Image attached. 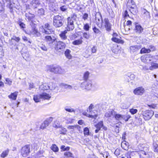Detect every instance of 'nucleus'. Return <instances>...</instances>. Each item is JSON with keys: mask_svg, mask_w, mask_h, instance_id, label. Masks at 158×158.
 Wrapping results in <instances>:
<instances>
[{"mask_svg": "<svg viewBox=\"0 0 158 158\" xmlns=\"http://www.w3.org/2000/svg\"><path fill=\"white\" fill-rule=\"evenodd\" d=\"M69 42V40H68L65 42L62 41H57L55 46V49L57 52H60L63 51L65 49L66 45Z\"/></svg>", "mask_w": 158, "mask_h": 158, "instance_id": "obj_1", "label": "nucleus"}, {"mask_svg": "<svg viewBox=\"0 0 158 158\" xmlns=\"http://www.w3.org/2000/svg\"><path fill=\"white\" fill-rule=\"evenodd\" d=\"M51 98V96L49 94L46 93H43L41 94L34 95L33 99L36 102H38L40 101L41 99L49 100Z\"/></svg>", "mask_w": 158, "mask_h": 158, "instance_id": "obj_2", "label": "nucleus"}, {"mask_svg": "<svg viewBox=\"0 0 158 158\" xmlns=\"http://www.w3.org/2000/svg\"><path fill=\"white\" fill-rule=\"evenodd\" d=\"M49 71L55 74H62L65 72L64 69L58 66H50L48 70Z\"/></svg>", "mask_w": 158, "mask_h": 158, "instance_id": "obj_3", "label": "nucleus"}, {"mask_svg": "<svg viewBox=\"0 0 158 158\" xmlns=\"http://www.w3.org/2000/svg\"><path fill=\"white\" fill-rule=\"evenodd\" d=\"M63 17L57 15L54 17L53 24L56 27H58L61 26L63 24Z\"/></svg>", "mask_w": 158, "mask_h": 158, "instance_id": "obj_4", "label": "nucleus"}, {"mask_svg": "<svg viewBox=\"0 0 158 158\" xmlns=\"http://www.w3.org/2000/svg\"><path fill=\"white\" fill-rule=\"evenodd\" d=\"M40 30L42 29L41 32L43 33H44L47 34H49L53 31V29L51 28V27L49 24L46 23L44 25V27L41 26L40 28Z\"/></svg>", "mask_w": 158, "mask_h": 158, "instance_id": "obj_5", "label": "nucleus"}, {"mask_svg": "<svg viewBox=\"0 0 158 158\" xmlns=\"http://www.w3.org/2000/svg\"><path fill=\"white\" fill-rule=\"evenodd\" d=\"M155 56L150 54H146L142 56L141 57V61L145 63H148L154 60Z\"/></svg>", "mask_w": 158, "mask_h": 158, "instance_id": "obj_6", "label": "nucleus"}, {"mask_svg": "<svg viewBox=\"0 0 158 158\" xmlns=\"http://www.w3.org/2000/svg\"><path fill=\"white\" fill-rule=\"evenodd\" d=\"M30 152V145H26L23 147L21 151V155L23 157H26Z\"/></svg>", "mask_w": 158, "mask_h": 158, "instance_id": "obj_7", "label": "nucleus"}, {"mask_svg": "<svg viewBox=\"0 0 158 158\" xmlns=\"http://www.w3.org/2000/svg\"><path fill=\"white\" fill-rule=\"evenodd\" d=\"M150 66H149L148 65H145L143 67V69L147 71L149 70H153L154 69L158 68V64L152 62H151Z\"/></svg>", "mask_w": 158, "mask_h": 158, "instance_id": "obj_8", "label": "nucleus"}, {"mask_svg": "<svg viewBox=\"0 0 158 158\" xmlns=\"http://www.w3.org/2000/svg\"><path fill=\"white\" fill-rule=\"evenodd\" d=\"M154 114V112L152 110H147L143 113V116L146 120L150 119Z\"/></svg>", "mask_w": 158, "mask_h": 158, "instance_id": "obj_9", "label": "nucleus"}, {"mask_svg": "<svg viewBox=\"0 0 158 158\" xmlns=\"http://www.w3.org/2000/svg\"><path fill=\"white\" fill-rule=\"evenodd\" d=\"M73 17H69L68 18V25L67 28V31H72L74 28V25L73 24V21L72 20Z\"/></svg>", "mask_w": 158, "mask_h": 158, "instance_id": "obj_10", "label": "nucleus"}, {"mask_svg": "<svg viewBox=\"0 0 158 158\" xmlns=\"http://www.w3.org/2000/svg\"><path fill=\"white\" fill-rule=\"evenodd\" d=\"M30 33L31 34L34 35V36L40 37L41 35V34L39 31L36 28L35 24L32 26V29L30 31Z\"/></svg>", "mask_w": 158, "mask_h": 158, "instance_id": "obj_11", "label": "nucleus"}, {"mask_svg": "<svg viewBox=\"0 0 158 158\" xmlns=\"http://www.w3.org/2000/svg\"><path fill=\"white\" fill-rule=\"evenodd\" d=\"M81 86L88 90H90L92 87L91 82L90 81H86L83 82Z\"/></svg>", "mask_w": 158, "mask_h": 158, "instance_id": "obj_12", "label": "nucleus"}, {"mask_svg": "<svg viewBox=\"0 0 158 158\" xmlns=\"http://www.w3.org/2000/svg\"><path fill=\"white\" fill-rule=\"evenodd\" d=\"M145 89L142 87L137 88L134 90V93L136 95H142L145 92Z\"/></svg>", "mask_w": 158, "mask_h": 158, "instance_id": "obj_13", "label": "nucleus"}, {"mask_svg": "<svg viewBox=\"0 0 158 158\" xmlns=\"http://www.w3.org/2000/svg\"><path fill=\"white\" fill-rule=\"evenodd\" d=\"M115 111L113 109H109L105 114V117L106 118H109L111 119L112 117L114 118V115L115 114Z\"/></svg>", "mask_w": 158, "mask_h": 158, "instance_id": "obj_14", "label": "nucleus"}, {"mask_svg": "<svg viewBox=\"0 0 158 158\" xmlns=\"http://www.w3.org/2000/svg\"><path fill=\"white\" fill-rule=\"evenodd\" d=\"M104 26L106 30L110 31L111 30V25L110 23L108 18H105L104 19Z\"/></svg>", "mask_w": 158, "mask_h": 158, "instance_id": "obj_15", "label": "nucleus"}, {"mask_svg": "<svg viewBox=\"0 0 158 158\" xmlns=\"http://www.w3.org/2000/svg\"><path fill=\"white\" fill-rule=\"evenodd\" d=\"M52 118L50 117L49 119H47L44 121L40 126V128L42 129H44L47 127L48 126L50 123L52 121Z\"/></svg>", "mask_w": 158, "mask_h": 158, "instance_id": "obj_16", "label": "nucleus"}, {"mask_svg": "<svg viewBox=\"0 0 158 158\" xmlns=\"http://www.w3.org/2000/svg\"><path fill=\"white\" fill-rule=\"evenodd\" d=\"M142 48L141 45H140L131 46L130 49L131 52H137Z\"/></svg>", "mask_w": 158, "mask_h": 158, "instance_id": "obj_17", "label": "nucleus"}, {"mask_svg": "<svg viewBox=\"0 0 158 158\" xmlns=\"http://www.w3.org/2000/svg\"><path fill=\"white\" fill-rule=\"evenodd\" d=\"M94 114L92 112L90 113L89 114H88L86 112H84L83 113V114L87 116L88 117L91 118H95L97 116V111H94Z\"/></svg>", "mask_w": 158, "mask_h": 158, "instance_id": "obj_18", "label": "nucleus"}, {"mask_svg": "<svg viewBox=\"0 0 158 158\" xmlns=\"http://www.w3.org/2000/svg\"><path fill=\"white\" fill-rule=\"evenodd\" d=\"M95 127L96 128L101 129V128L104 131H106L107 130V127L105 126H104L103 124V122L101 121L99 122L97 124L95 125Z\"/></svg>", "mask_w": 158, "mask_h": 158, "instance_id": "obj_19", "label": "nucleus"}, {"mask_svg": "<svg viewBox=\"0 0 158 158\" xmlns=\"http://www.w3.org/2000/svg\"><path fill=\"white\" fill-rule=\"evenodd\" d=\"M143 14L142 16L145 19H147L150 17L149 13L145 9H143L142 10Z\"/></svg>", "mask_w": 158, "mask_h": 158, "instance_id": "obj_20", "label": "nucleus"}, {"mask_svg": "<svg viewBox=\"0 0 158 158\" xmlns=\"http://www.w3.org/2000/svg\"><path fill=\"white\" fill-rule=\"evenodd\" d=\"M67 32V31L65 30L64 31H62L59 35L60 36L61 40L64 41L66 40V41L68 40L67 39V36L66 35V34Z\"/></svg>", "mask_w": 158, "mask_h": 158, "instance_id": "obj_21", "label": "nucleus"}, {"mask_svg": "<svg viewBox=\"0 0 158 158\" xmlns=\"http://www.w3.org/2000/svg\"><path fill=\"white\" fill-rule=\"evenodd\" d=\"M18 94V92H15L13 93H12L10 95H9L8 96V97L10 99L14 100H15L16 99Z\"/></svg>", "mask_w": 158, "mask_h": 158, "instance_id": "obj_22", "label": "nucleus"}, {"mask_svg": "<svg viewBox=\"0 0 158 158\" xmlns=\"http://www.w3.org/2000/svg\"><path fill=\"white\" fill-rule=\"evenodd\" d=\"M143 28L140 25H135V31L136 33H140L143 31Z\"/></svg>", "mask_w": 158, "mask_h": 158, "instance_id": "obj_23", "label": "nucleus"}, {"mask_svg": "<svg viewBox=\"0 0 158 158\" xmlns=\"http://www.w3.org/2000/svg\"><path fill=\"white\" fill-rule=\"evenodd\" d=\"M121 146L122 148L125 150H127L128 149L129 143L125 141L122 142Z\"/></svg>", "mask_w": 158, "mask_h": 158, "instance_id": "obj_24", "label": "nucleus"}, {"mask_svg": "<svg viewBox=\"0 0 158 158\" xmlns=\"http://www.w3.org/2000/svg\"><path fill=\"white\" fill-rule=\"evenodd\" d=\"M31 4L33 8H36L40 4V2L39 0H32Z\"/></svg>", "mask_w": 158, "mask_h": 158, "instance_id": "obj_25", "label": "nucleus"}, {"mask_svg": "<svg viewBox=\"0 0 158 158\" xmlns=\"http://www.w3.org/2000/svg\"><path fill=\"white\" fill-rule=\"evenodd\" d=\"M49 84H48V83H45L40 85V89L41 90H47L49 89Z\"/></svg>", "mask_w": 158, "mask_h": 158, "instance_id": "obj_26", "label": "nucleus"}, {"mask_svg": "<svg viewBox=\"0 0 158 158\" xmlns=\"http://www.w3.org/2000/svg\"><path fill=\"white\" fill-rule=\"evenodd\" d=\"M123 115L117 114L116 112L115 111L114 117L116 120L119 121L123 119Z\"/></svg>", "mask_w": 158, "mask_h": 158, "instance_id": "obj_27", "label": "nucleus"}, {"mask_svg": "<svg viewBox=\"0 0 158 158\" xmlns=\"http://www.w3.org/2000/svg\"><path fill=\"white\" fill-rule=\"evenodd\" d=\"M111 50L113 52L115 53H117L119 51L118 46L116 44L112 45Z\"/></svg>", "mask_w": 158, "mask_h": 158, "instance_id": "obj_28", "label": "nucleus"}, {"mask_svg": "<svg viewBox=\"0 0 158 158\" xmlns=\"http://www.w3.org/2000/svg\"><path fill=\"white\" fill-rule=\"evenodd\" d=\"M44 40L46 42H49L50 43H53L55 40L52 39L51 37L50 36H46L44 37Z\"/></svg>", "mask_w": 158, "mask_h": 158, "instance_id": "obj_29", "label": "nucleus"}, {"mask_svg": "<svg viewBox=\"0 0 158 158\" xmlns=\"http://www.w3.org/2000/svg\"><path fill=\"white\" fill-rule=\"evenodd\" d=\"M9 152V150L8 149H6L2 152V153L0 154V156L2 158H5L8 155Z\"/></svg>", "mask_w": 158, "mask_h": 158, "instance_id": "obj_30", "label": "nucleus"}, {"mask_svg": "<svg viewBox=\"0 0 158 158\" xmlns=\"http://www.w3.org/2000/svg\"><path fill=\"white\" fill-rule=\"evenodd\" d=\"M25 16L28 21H31L35 16L34 14L30 13H26Z\"/></svg>", "mask_w": 158, "mask_h": 158, "instance_id": "obj_31", "label": "nucleus"}, {"mask_svg": "<svg viewBox=\"0 0 158 158\" xmlns=\"http://www.w3.org/2000/svg\"><path fill=\"white\" fill-rule=\"evenodd\" d=\"M153 148L155 152H158V140L154 141Z\"/></svg>", "mask_w": 158, "mask_h": 158, "instance_id": "obj_32", "label": "nucleus"}, {"mask_svg": "<svg viewBox=\"0 0 158 158\" xmlns=\"http://www.w3.org/2000/svg\"><path fill=\"white\" fill-rule=\"evenodd\" d=\"M130 11L133 14H136L137 13V6H131L130 7Z\"/></svg>", "mask_w": 158, "mask_h": 158, "instance_id": "obj_33", "label": "nucleus"}, {"mask_svg": "<svg viewBox=\"0 0 158 158\" xmlns=\"http://www.w3.org/2000/svg\"><path fill=\"white\" fill-rule=\"evenodd\" d=\"M80 126L77 125H75L74 126H69L68 127V129L69 130H73V131L76 130H78L80 128Z\"/></svg>", "mask_w": 158, "mask_h": 158, "instance_id": "obj_34", "label": "nucleus"}, {"mask_svg": "<svg viewBox=\"0 0 158 158\" xmlns=\"http://www.w3.org/2000/svg\"><path fill=\"white\" fill-rule=\"evenodd\" d=\"M70 50L68 49H66L64 52L66 57L69 59H71L72 58V56L70 54Z\"/></svg>", "mask_w": 158, "mask_h": 158, "instance_id": "obj_35", "label": "nucleus"}, {"mask_svg": "<svg viewBox=\"0 0 158 158\" xmlns=\"http://www.w3.org/2000/svg\"><path fill=\"white\" fill-rule=\"evenodd\" d=\"M111 40L117 43H120L121 44H123L124 43V41L123 40L116 37H113Z\"/></svg>", "mask_w": 158, "mask_h": 158, "instance_id": "obj_36", "label": "nucleus"}, {"mask_svg": "<svg viewBox=\"0 0 158 158\" xmlns=\"http://www.w3.org/2000/svg\"><path fill=\"white\" fill-rule=\"evenodd\" d=\"M150 51L148 48H142L140 51V53L141 54L149 53Z\"/></svg>", "mask_w": 158, "mask_h": 158, "instance_id": "obj_37", "label": "nucleus"}, {"mask_svg": "<svg viewBox=\"0 0 158 158\" xmlns=\"http://www.w3.org/2000/svg\"><path fill=\"white\" fill-rule=\"evenodd\" d=\"M127 6L131 7V6H136L135 2L133 0H128L127 4Z\"/></svg>", "mask_w": 158, "mask_h": 158, "instance_id": "obj_38", "label": "nucleus"}, {"mask_svg": "<svg viewBox=\"0 0 158 158\" xmlns=\"http://www.w3.org/2000/svg\"><path fill=\"white\" fill-rule=\"evenodd\" d=\"M38 46L44 51H47L48 50L47 47L43 44L38 45Z\"/></svg>", "mask_w": 158, "mask_h": 158, "instance_id": "obj_39", "label": "nucleus"}, {"mask_svg": "<svg viewBox=\"0 0 158 158\" xmlns=\"http://www.w3.org/2000/svg\"><path fill=\"white\" fill-rule=\"evenodd\" d=\"M82 38V37H81V39L74 41L73 42V44L75 45H78L81 44L82 43V41L81 40Z\"/></svg>", "mask_w": 158, "mask_h": 158, "instance_id": "obj_40", "label": "nucleus"}, {"mask_svg": "<svg viewBox=\"0 0 158 158\" xmlns=\"http://www.w3.org/2000/svg\"><path fill=\"white\" fill-rule=\"evenodd\" d=\"M51 148L54 152H56L58 151V148L55 144H53L51 147Z\"/></svg>", "mask_w": 158, "mask_h": 158, "instance_id": "obj_41", "label": "nucleus"}, {"mask_svg": "<svg viewBox=\"0 0 158 158\" xmlns=\"http://www.w3.org/2000/svg\"><path fill=\"white\" fill-rule=\"evenodd\" d=\"M49 88L51 89H55L56 85L55 83H54L52 82H50L49 84Z\"/></svg>", "mask_w": 158, "mask_h": 158, "instance_id": "obj_42", "label": "nucleus"}, {"mask_svg": "<svg viewBox=\"0 0 158 158\" xmlns=\"http://www.w3.org/2000/svg\"><path fill=\"white\" fill-rule=\"evenodd\" d=\"M158 98V90H156V93L152 96V99L153 100H156Z\"/></svg>", "mask_w": 158, "mask_h": 158, "instance_id": "obj_43", "label": "nucleus"}, {"mask_svg": "<svg viewBox=\"0 0 158 158\" xmlns=\"http://www.w3.org/2000/svg\"><path fill=\"white\" fill-rule=\"evenodd\" d=\"M89 75V72L87 71L85 72L83 78L85 80H87L88 78Z\"/></svg>", "mask_w": 158, "mask_h": 158, "instance_id": "obj_44", "label": "nucleus"}, {"mask_svg": "<svg viewBox=\"0 0 158 158\" xmlns=\"http://www.w3.org/2000/svg\"><path fill=\"white\" fill-rule=\"evenodd\" d=\"M90 27V26L89 24L88 23H86L85 24H84L83 29L86 31H88Z\"/></svg>", "mask_w": 158, "mask_h": 158, "instance_id": "obj_45", "label": "nucleus"}, {"mask_svg": "<svg viewBox=\"0 0 158 158\" xmlns=\"http://www.w3.org/2000/svg\"><path fill=\"white\" fill-rule=\"evenodd\" d=\"M14 40L16 42H19V41L20 39L19 37L14 36L12 38V40Z\"/></svg>", "mask_w": 158, "mask_h": 158, "instance_id": "obj_46", "label": "nucleus"}, {"mask_svg": "<svg viewBox=\"0 0 158 158\" xmlns=\"http://www.w3.org/2000/svg\"><path fill=\"white\" fill-rule=\"evenodd\" d=\"M64 109L66 111L70 112H75V110L73 108H70L66 107L64 108Z\"/></svg>", "mask_w": 158, "mask_h": 158, "instance_id": "obj_47", "label": "nucleus"}, {"mask_svg": "<svg viewBox=\"0 0 158 158\" xmlns=\"http://www.w3.org/2000/svg\"><path fill=\"white\" fill-rule=\"evenodd\" d=\"M137 111V110L134 109H130L129 111V112L132 114H134L136 113Z\"/></svg>", "mask_w": 158, "mask_h": 158, "instance_id": "obj_48", "label": "nucleus"}, {"mask_svg": "<svg viewBox=\"0 0 158 158\" xmlns=\"http://www.w3.org/2000/svg\"><path fill=\"white\" fill-rule=\"evenodd\" d=\"M148 106L150 107H151L153 109H156L158 108V104H152L150 105H148Z\"/></svg>", "mask_w": 158, "mask_h": 158, "instance_id": "obj_49", "label": "nucleus"}, {"mask_svg": "<svg viewBox=\"0 0 158 158\" xmlns=\"http://www.w3.org/2000/svg\"><path fill=\"white\" fill-rule=\"evenodd\" d=\"M64 155L65 156L68 157H72L73 156V154L69 152H65Z\"/></svg>", "mask_w": 158, "mask_h": 158, "instance_id": "obj_50", "label": "nucleus"}, {"mask_svg": "<svg viewBox=\"0 0 158 158\" xmlns=\"http://www.w3.org/2000/svg\"><path fill=\"white\" fill-rule=\"evenodd\" d=\"M83 36L86 39H88L89 38V35L88 33L85 32L83 34Z\"/></svg>", "mask_w": 158, "mask_h": 158, "instance_id": "obj_51", "label": "nucleus"}, {"mask_svg": "<svg viewBox=\"0 0 158 158\" xmlns=\"http://www.w3.org/2000/svg\"><path fill=\"white\" fill-rule=\"evenodd\" d=\"M60 130L61 132L60 134H65L67 131L66 129L64 128H61Z\"/></svg>", "mask_w": 158, "mask_h": 158, "instance_id": "obj_52", "label": "nucleus"}, {"mask_svg": "<svg viewBox=\"0 0 158 158\" xmlns=\"http://www.w3.org/2000/svg\"><path fill=\"white\" fill-rule=\"evenodd\" d=\"M84 133L85 135H88L89 133V130L88 128L86 127L84 129Z\"/></svg>", "mask_w": 158, "mask_h": 158, "instance_id": "obj_53", "label": "nucleus"}, {"mask_svg": "<svg viewBox=\"0 0 158 158\" xmlns=\"http://www.w3.org/2000/svg\"><path fill=\"white\" fill-rule=\"evenodd\" d=\"M148 49L150 51V52L151 51H154L156 49L155 47L154 46H153L152 45L149 46Z\"/></svg>", "mask_w": 158, "mask_h": 158, "instance_id": "obj_54", "label": "nucleus"}, {"mask_svg": "<svg viewBox=\"0 0 158 158\" xmlns=\"http://www.w3.org/2000/svg\"><path fill=\"white\" fill-rule=\"evenodd\" d=\"M38 13L40 15H42L44 14V10L42 8L39 9L38 10Z\"/></svg>", "mask_w": 158, "mask_h": 158, "instance_id": "obj_55", "label": "nucleus"}, {"mask_svg": "<svg viewBox=\"0 0 158 158\" xmlns=\"http://www.w3.org/2000/svg\"><path fill=\"white\" fill-rule=\"evenodd\" d=\"M6 81V83L9 85H11L12 83V81L9 78H6L5 79Z\"/></svg>", "mask_w": 158, "mask_h": 158, "instance_id": "obj_56", "label": "nucleus"}, {"mask_svg": "<svg viewBox=\"0 0 158 158\" xmlns=\"http://www.w3.org/2000/svg\"><path fill=\"white\" fill-rule=\"evenodd\" d=\"M29 89H31L32 88H34V84L32 82H30L29 84Z\"/></svg>", "mask_w": 158, "mask_h": 158, "instance_id": "obj_57", "label": "nucleus"}, {"mask_svg": "<svg viewBox=\"0 0 158 158\" xmlns=\"http://www.w3.org/2000/svg\"><path fill=\"white\" fill-rule=\"evenodd\" d=\"M94 105L91 104L89 107L88 110H87L88 112H89L90 113H91V110H92V109Z\"/></svg>", "mask_w": 158, "mask_h": 158, "instance_id": "obj_58", "label": "nucleus"}, {"mask_svg": "<svg viewBox=\"0 0 158 158\" xmlns=\"http://www.w3.org/2000/svg\"><path fill=\"white\" fill-rule=\"evenodd\" d=\"M120 151L119 149H117L114 152V154L117 156H118L120 154Z\"/></svg>", "mask_w": 158, "mask_h": 158, "instance_id": "obj_59", "label": "nucleus"}, {"mask_svg": "<svg viewBox=\"0 0 158 158\" xmlns=\"http://www.w3.org/2000/svg\"><path fill=\"white\" fill-rule=\"evenodd\" d=\"M93 30L94 33L96 34L99 33L100 32V31L95 27L93 28Z\"/></svg>", "mask_w": 158, "mask_h": 158, "instance_id": "obj_60", "label": "nucleus"}, {"mask_svg": "<svg viewBox=\"0 0 158 158\" xmlns=\"http://www.w3.org/2000/svg\"><path fill=\"white\" fill-rule=\"evenodd\" d=\"M123 16L124 18H126L127 17L129 16V15L128 13V12L127 10H126L123 14Z\"/></svg>", "mask_w": 158, "mask_h": 158, "instance_id": "obj_61", "label": "nucleus"}, {"mask_svg": "<svg viewBox=\"0 0 158 158\" xmlns=\"http://www.w3.org/2000/svg\"><path fill=\"white\" fill-rule=\"evenodd\" d=\"M97 49V48L96 46H94L92 48V52L93 53H95L96 52Z\"/></svg>", "mask_w": 158, "mask_h": 158, "instance_id": "obj_62", "label": "nucleus"}, {"mask_svg": "<svg viewBox=\"0 0 158 158\" xmlns=\"http://www.w3.org/2000/svg\"><path fill=\"white\" fill-rule=\"evenodd\" d=\"M53 126L54 127L58 128L60 127L59 125L57 123L55 122L53 124Z\"/></svg>", "mask_w": 158, "mask_h": 158, "instance_id": "obj_63", "label": "nucleus"}, {"mask_svg": "<svg viewBox=\"0 0 158 158\" xmlns=\"http://www.w3.org/2000/svg\"><path fill=\"white\" fill-rule=\"evenodd\" d=\"M19 24L22 28H24L25 27V25L23 23L20 22L19 23Z\"/></svg>", "mask_w": 158, "mask_h": 158, "instance_id": "obj_64", "label": "nucleus"}]
</instances>
